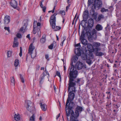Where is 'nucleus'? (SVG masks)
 Instances as JSON below:
<instances>
[{
  "instance_id": "nucleus-56",
  "label": "nucleus",
  "mask_w": 121,
  "mask_h": 121,
  "mask_svg": "<svg viewBox=\"0 0 121 121\" xmlns=\"http://www.w3.org/2000/svg\"><path fill=\"white\" fill-rule=\"evenodd\" d=\"M26 37L27 38H28L30 40V34H28V35L27 36H26Z\"/></svg>"
},
{
  "instance_id": "nucleus-46",
  "label": "nucleus",
  "mask_w": 121,
  "mask_h": 121,
  "mask_svg": "<svg viewBox=\"0 0 121 121\" xmlns=\"http://www.w3.org/2000/svg\"><path fill=\"white\" fill-rule=\"evenodd\" d=\"M61 29V28L60 27L56 26L55 27V29H54L55 31H57L58 30H60Z\"/></svg>"
},
{
  "instance_id": "nucleus-59",
  "label": "nucleus",
  "mask_w": 121,
  "mask_h": 121,
  "mask_svg": "<svg viewBox=\"0 0 121 121\" xmlns=\"http://www.w3.org/2000/svg\"><path fill=\"white\" fill-rule=\"evenodd\" d=\"M40 6L41 8H42V7H43V5L42 3H40Z\"/></svg>"
},
{
  "instance_id": "nucleus-50",
  "label": "nucleus",
  "mask_w": 121,
  "mask_h": 121,
  "mask_svg": "<svg viewBox=\"0 0 121 121\" xmlns=\"http://www.w3.org/2000/svg\"><path fill=\"white\" fill-rule=\"evenodd\" d=\"M75 46L76 47H81V45H80V43H78V44H76Z\"/></svg>"
},
{
  "instance_id": "nucleus-29",
  "label": "nucleus",
  "mask_w": 121,
  "mask_h": 121,
  "mask_svg": "<svg viewBox=\"0 0 121 121\" xmlns=\"http://www.w3.org/2000/svg\"><path fill=\"white\" fill-rule=\"evenodd\" d=\"M66 39V37L65 36H63L62 37V40L63 41L61 42V43L60 44V45L62 46H63V44L64 43V41Z\"/></svg>"
},
{
  "instance_id": "nucleus-13",
  "label": "nucleus",
  "mask_w": 121,
  "mask_h": 121,
  "mask_svg": "<svg viewBox=\"0 0 121 121\" xmlns=\"http://www.w3.org/2000/svg\"><path fill=\"white\" fill-rule=\"evenodd\" d=\"M11 6L14 8H16L17 6V1L14 0H12L10 2Z\"/></svg>"
},
{
  "instance_id": "nucleus-37",
  "label": "nucleus",
  "mask_w": 121,
  "mask_h": 121,
  "mask_svg": "<svg viewBox=\"0 0 121 121\" xmlns=\"http://www.w3.org/2000/svg\"><path fill=\"white\" fill-rule=\"evenodd\" d=\"M86 60V62L89 65H90L92 63V61L90 59H87Z\"/></svg>"
},
{
  "instance_id": "nucleus-25",
  "label": "nucleus",
  "mask_w": 121,
  "mask_h": 121,
  "mask_svg": "<svg viewBox=\"0 0 121 121\" xmlns=\"http://www.w3.org/2000/svg\"><path fill=\"white\" fill-rule=\"evenodd\" d=\"M10 81L11 85L13 86H14L15 80L13 77L11 78Z\"/></svg>"
},
{
  "instance_id": "nucleus-63",
  "label": "nucleus",
  "mask_w": 121,
  "mask_h": 121,
  "mask_svg": "<svg viewBox=\"0 0 121 121\" xmlns=\"http://www.w3.org/2000/svg\"><path fill=\"white\" fill-rule=\"evenodd\" d=\"M56 37L57 38V40H59V38L57 36H56Z\"/></svg>"
},
{
  "instance_id": "nucleus-44",
  "label": "nucleus",
  "mask_w": 121,
  "mask_h": 121,
  "mask_svg": "<svg viewBox=\"0 0 121 121\" xmlns=\"http://www.w3.org/2000/svg\"><path fill=\"white\" fill-rule=\"evenodd\" d=\"M4 29L5 30H7L9 32H10L9 28V27H5L4 28Z\"/></svg>"
},
{
  "instance_id": "nucleus-45",
  "label": "nucleus",
  "mask_w": 121,
  "mask_h": 121,
  "mask_svg": "<svg viewBox=\"0 0 121 121\" xmlns=\"http://www.w3.org/2000/svg\"><path fill=\"white\" fill-rule=\"evenodd\" d=\"M89 56L91 59H93L94 58L93 56L92 53H90Z\"/></svg>"
},
{
  "instance_id": "nucleus-18",
  "label": "nucleus",
  "mask_w": 121,
  "mask_h": 121,
  "mask_svg": "<svg viewBox=\"0 0 121 121\" xmlns=\"http://www.w3.org/2000/svg\"><path fill=\"white\" fill-rule=\"evenodd\" d=\"M93 47H94V49H96L97 48H99L100 45V43H99L95 42L93 43Z\"/></svg>"
},
{
  "instance_id": "nucleus-17",
  "label": "nucleus",
  "mask_w": 121,
  "mask_h": 121,
  "mask_svg": "<svg viewBox=\"0 0 121 121\" xmlns=\"http://www.w3.org/2000/svg\"><path fill=\"white\" fill-rule=\"evenodd\" d=\"M94 21L91 19H89L88 21V26L90 27H92L93 25Z\"/></svg>"
},
{
  "instance_id": "nucleus-60",
  "label": "nucleus",
  "mask_w": 121,
  "mask_h": 121,
  "mask_svg": "<svg viewBox=\"0 0 121 121\" xmlns=\"http://www.w3.org/2000/svg\"><path fill=\"white\" fill-rule=\"evenodd\" d=\"M44 67H42L41 68L40 70H44Z\"/></svg>"
},
{
  "instance_id": "nucleus-36",
  "label": "nucleus",
  "mask_w": 121,
  "mask_h": 121,
  "mask_svg": "<svg viewBox=\"0 0 121 121\" xmlns=\"http://www.w3.org/2000/svg\"><path fill=\"white\" fill-rule=\"evenodd\" d=\"M29 54H30L31 57L32 58H34L36 56V53H33V52Z\"/></svg>"
},
{
  "instance_id": "nucleus-21",
  "label": "nucleus",
  "mask_w": 121,
  "mask_h": 121,
  "mask_svg": "<svg viewBox=\"0 0 121 121\" xmlns=\"http://www.w3.org/2000/svg\"><path fill=\"white\" fill-rule=\"evenodd\" d=\"M75 52L76 55L78 56L81 55V49L80 48H78L75 50Z\"/></svg>"
},
{
  "instance_id": "nucleus-32",
  "label": "nucleus",
  "mask_w": 121,
  "mask_h": 121,
  "mask_svg": "<svg viewBox=\"0 0 121 121\" xmlns=\"http://www.w3.org/2000/svg\"><path fill=\"white\" fill-rule=\"evenodd\" d=\"M35 116L33 114L32 116H31L30 118V121H35Z\"/></svg>"
},
{
  "instance_id": "nucleus-42",
  "label": "nucleus",
  "mask_w": 121,
  "mask_h": 121,
  "mask_svg": "<svg viewBox=\"0 0 121 121\" xmlns=\"http://www.w3.org/2000/svg\"><path fill=\"white\" fill-rule=\"evenodd\" d=\"M17 37L18 38H21L22 35L20 33H17L16 35Z\"/></svg>"
},
{
  "instance_id": "nucleus-26",
  "label": "nucleus",
  "mask_w": 121,
  "mask_h": 121,
  "mask_svg": "<svg viewBox=\"0 0 121 121\" xmlns=\"http://www.w3.org/2000/svg\"><path fill=\"white\" fill-rule=\"evenodd\" d=\"M82 81H83L82 79L81 78H78L77 79L76 82L79 85H80L82 84Z\"/></svg>"
},
{
  "instance_id": "nucleus-27",
  "label": "nucleus",
  "mask_w": 121,
  "mask_h": 121,
  "mask_svg": "<svg viewBox=\"0 0 121 121\" xmlns=\"http://www.w3.org/2000/svg\"><path fill=\"white\" fill-rule=\"evenodd\" d=\"M26 28V26H24L20 28V31L23 33H24L25 31Z\"/></svg>"
},
{
  "instance_id": "nucleus-23",
  "label": "nucleus",
  "mask_w": 121,
  "mask_h": 121,
  "mask_svg": "<svg viewBox=\"0 0 121 121\" xmlns=\"http://www.w3.org/2000/svg\"><path fill=\"white\" fill-rule=\"evenodd\" d=\"M81 56L83 60H85L87 59V55L86 54L82 53L81 55Z\"/></svg>"
},
{
  "instance_id": "nucleus-48",
  "label": "nucleus",
  "mask_w": 121,
  "mask_h": 121,
  "mask_svg": "<svg viewBox=\"0 0 121 121\" xmlns=\"http://www.w3.org/2000/svg\"><path fill=\"white\" fill-rule=\"evenodd\" d=\"M20 78L22 82L23 83H24L25 81L24 80L23 77L21 75H20Z\"/></svg>"
},
{
  "instance_id": "nucleus-4",
  "label": "nucleus",
  "mask_w": 121,
  "mask_h": 121,
  "mask_svg": "<svg viewBox=\"0 0 121 121\" xmlns=\"http://www.w3.org/2000/svg\"><path fill=\"white\" fill-rule=\"evenodd\" d=\"M57 15L56 13H54L51 17L50 21L51 25L53 29H54L55 28L56 26V16Z\"/></svg>"
},
{
  "instance_id": "nucleus-24",
  "label": "nucleus",
  "mask_w": 121,
  "mask_h": 121,
  "mask_svg": "<svg viewBox=\"0 0 121 121\" xmlns=\"http://www.w3.org/2000/svg\"><path fill=\"white\" fill-rule=\"evenodd\" d=\"M88 12L87 10H86L83 13V17L86 18L88 16Z\"/></svg>"
},
{
  "instance_id": "nucleus-40",
  "label": "nucleus",
  "mask_w": 121,
  "mask_h": 121,
  "mask_svg": "<svg viewBox=\"0 0 121 121\" xmlns=\"http://www.w3.org/2000/svg\"><path fill=\"white\" fill-rule=\"evenodd\" d=\"M11 52L10 51H8L7 52V56L8 57H10L11 56Z\"/></svg>"
},
{
  "instance_id": "nucleus-14",
  "label": "nucleus",
  "mask_w": 121,
  "mask_h": 121,
  "mask_svg": "<svg viewBox=\"0 0 121 121\" xmlns=\"http://www.w3.org/2000/svg\"><path fill=\"white\" fill-rule=\"evenodd\" d=\"M35 48V47L32 44H31L29 47L28 52V53L30 54V53H32Z\"/></svg>"
},
{
  "instance_id": "nucleus-38",
  "label": "nucleus",
  "mask_w": 121,
  "mask_h": 121,
  "mask_svg": "<svg viewBox=\"0 0 121 121\" xmlns=\"http://www.w3.org/2000/svg\"><path fill=\"white\" fill-rule=\"evenodd\" d=\"M108 9H106L104 8H102L101 10V12L102 13H103L104 12H108Z\"/></svg>"
},
{
  "instance_id": "nucleus-64",
  "label": "nucleus",
  "mask_w": 121,
  "mask_h": 121,
  "mask_svg": "<svg viewBox=\"0 0 121 121\" xmlns=\"http://www.w3.org/2000/svg\"><path fill=\"white\" fill-rule=\"evenodd\" d=\"M39 120L40 121L42 120V117L41 116H40L39 118Z\"/></svg>"
},
{
  "instance_id": "nucleus-49",
  "label": "nucleus",
  "mask_w": 121,
  "mask_h": 121,
  "mask_svg": "<svg viewBox=\"0 0 121 121\" xmlns=\"http://www.w3.org/2000/svg\"><path fill=\"white\" fill-rule=\"evenodd\" d=\"M36 22H37V23H35V25H36V23H37V26H36L37 28L38 27V26L40 27V25H41V24L39 22L37 23V21H36ZM36 27V26L35 27Z\"/></svg>"
},
{
  "instance_id": "nucleus-58",
  "label": "nucleus",
  "mask_w": 121,
  "mask_h": 121,
  "mask_svg": "<svg viewBox=\"0 0 121 121\" xmlns=\"http://www.w3.org/2000/svg\"><path fill=\"white\" fill-rule=\"evenodd\" d=\"M116 107H115L116 108H119L120 107V106L119 105H117L116 104Z\"/></svg>"
},
{
  "instance_id": "nucleus-19",
  "label": "nucleus",
  "mask_w": 121,
  "mask_h": 121,
  "mask_svg": "<svg viewBox=\"0 0 121 121\" xmlns=\"http://www.w3.org/2000/svg\"><path fill=\"white\" fill-rule=\"evenodd\" d=\"M40 105L43 111H45L47 109V106L45 104H43L42 103H40Z\"/></svg>"
},
{
  "instance_id": "nucleus-54",
  "label": "nucleus",
  "mask_w": 121,
  "mask_h": 121,
  "mask_svg": "<svg viewBox=\"0 0 121 121\" xmlns=\"http://www.w3.org/2000/svg\"><path fill=\"white\" fill-rule=\"evenodd\" d=\"M71 1V0H67V2L68 3V4H70V3Z\"/></svg>"
},
{
  "instance_id": "nucleus-6",
  "label": "nucleus",
  "mask_w": 121,
  "mask_h": 121,
  "mask_svg": "<svg viewBox=\"0 0 121 121\" xmlns=\"http://www.w3.org/2000/svg\"><path fill=\"white\" fill-rule=\"evenodd\" d=\"M27 108L30 112H32L35 110V108L33 106H32L33 104L30 101H27Z\"/></svg>"
},
{
  "instance_id": "nucleus-12",
  "label": "nucleus",
  "mask_w": 121,
  "mask_h": 121,
  "mask_svg": "<svg viewBox=\"0 0 121 121\" xmlns=\"http://www.w3.org/2000/svg\"><path fill=\"white\" fill-rule=\"evenodd\" d=\"M87 48L90 52H92L94 51L95 49L93 48V47L92 45L88 43H87Z\"/></svg>"
},
{
  "instance_id": "nucleus-51",
  "label": "nucleus",
  "mask_w": 121,
  "mask_h": 121,
  "mask_svg": "<svg viewBox=\"0 0 121 121\" xmlns=\"http://www.w3.org/2000/svg\"><path fill=\"white\" fill-rule=\"evenodd\" d=\"M42 8L44 12H45L46 11V7L45 6H44Z\"/></svg>"
},
{
  "instance_id": "nucleus-10",
  "label": "nucleus",
  "mask_w": 121,
  "mask_h": 121,
  "mask_svg": "<svg viewBox=\"0 0 121 121\" xmlns=\"http://www.w3.org/2000/svg\"><path fill=\"white\" fill-rule=\"evenodd\" d=\"M10 17L8 15H6L4 19V23L5 24H9L10 22Z\"/></svg>"
},
{
  "instance_id": "nucleus-3",
  "label": "nucleus",
  "mask_w": 121,
  "mask_h": 121,
  "mask_svg": "<svg viewBox=\"0 0 121 121\" xmlns=\"http://www.w3.org/2000/svg\"><path fill=\"white\" fill-rule=\"evenodd\" d=\"M83 109L82 108L81 106H77L75 109V113L74 112V114L70 116V120H73L75 121H79L78 118L79 116V113L82 111Z\"/></svg>"
},
{
  "instance_id": "nucleus-53",
  "label": "nucleus",
  "mask_w": 121,
  "mask_h": 121,
  "mask_svg": "<svg viewBox=\"0 0 121 121\" xmlns=\"http://www.w3.org/2000/svg\"><path fill=\"white\" fill-rule=\"evenodd\" d=\"M70 4H69V5L68 6H67L66 7V11H67L68 10V9L69 8V7L70 6Z\"/></svg>"
},
{
  "instance_id": "nucleus-1",
  "label": "nucleus",
  "mask_w": 121,
  "mask_h": 121,
  "mask_svg": "<svg viewBox=\"0 0 121 121\" xmlns=\"http://www.w3.org/2000/svg\"><path fill=\"white\" fill-rule=\"evenodd\" d=\"M69 91L70 92L69 93L68 97L66 103L65 110L67 116H69L70 114V116H71L72 118V116L74 114V112L71 109L74 105V103L72 101L74 98L75 95L73 92H74V91H72V90Z\"/></svg>"
},
{
  "instance_id": "nucleus-57",
  "label": "nucleus",
  "mask_w": 121,
  "mask_h": 121,
  "mask_svg": "<svg viewBox=\"0 0 121 121\" xmlns=\"http://www.w3.org/2000/svg\"><path fill=\"white\" fill-rule=\"evenodd\" d=\"M55 8V6H54V7L53 9L52 10V13H53L54 12V10Z\"/></svg>"
},
{
  "instance_id": "nucleus-8",
  "label": "nucleus",
  "mask_w": 121,
  "mask_h": 121,
  "mask_svg": "<svg viewBox=\"0 0 121 121\" xmlns=\"http://www.w3.org/2000/svg\"><path fill=\"white\" fill-rule=\"evenodd\" d=\"M37 23V22L36 21H34V23H33V33L34 34H35L37 32L39 34H40L41 33V32L40 30V29L39 28V29H37V30H36L35 28H37V27L36 26V25H35V23Z\"/></svg>"
},
{
  "instance_id": "nucleus-30",
  "label": "nucleus",
  "mask_w": 121,
  "mask_h": 121,
  "mask_svg": "<svg viewBox=\"0 0 121 121\" xmlns=\"http://www.w3.org/2000/svg\"><path fill=\"white\" fill-rule=\"evenodd\" d=\"M104 17V16L102 14L99 15L97 18V20L98 21H99L101 19L103 18Z\"/></svg>"
},
{
  "instance_id": "nucleus-47",
  "label": "nucleus",
  "mask_w": 121,
  "mask_h": 121,
  "mask_svg": "<svg viewBox=\"0 0 121 121\" xmlns=\"http://www.w3.org/2000/svg\"><path fill=\"white\" fill-rule=\"evenodd\" d=\"M56 74L57 76H58L60 77V79L61 76L60 74V72H59V71H57Z\"/></svg>"
},
{
  "instance_id": "nucleus-28",
  "label": "nucleus",
  "mask_w": 121,
  "mask_h": 121,
  "mask_svg": "<svg viewBox=\"0 0 121 121\" xmlns=\"http://www.w3.org/2000/svg\"><path fill=\"white\" fill-rule=\"evenodd\" d=\"M97 31L95 29H93L91 31V33L92 35H90L91 37H92L93 35L95 34H96Z\"/></svg>"
},
{
  "instance_id": "nucleus-15",
  "label": "nucleus",
  "mask_w": 121,
  "mask_h": 121,
  "mask_svg": "<svg viewBox=\"0 0 121 121\" xmlns=\"http://www.w3.org/2000/svg\"><path fill=\"white\" fill-rule=\"evenodd\" d=\"M17 37H15L14 38V42L13 45V48H15L18 47V43L17 42Z\"/></svg>"
},
{
  "instance_id": "nucleus-52",
  "label": "nucleus",
  "mask_w": 121,
  "mask_h": 121,
  "mask_svg": "<svg viewBox=\"0 0 121 121\" xmlns=\"http://www.w3.org/2000/svg\"><path fill=\"white\" fill-rule=\"evenodd\" d=\"M45 58L48 60H49V56L48 55L46 54L45 55Z\"/></svg>"
},
{
  "instance_id": "nucleus-9",
  "label": "nucleus",
  "mask_w": 121,
  "mask_h": 121,
  "mask_svg": "<svg viewBox=\"0 0 121 121\" xmlns=\"http://www.w3.org/2000/svg\"><path fill=\"white\" fill-rule=\"evenodd\" d=\"M101 50L100 48H97L96 49H95L94 51L95 52V55L98 56H101L104 55V53L101 52H98V51Z\"/></svg>"
},
{
  "instance_id": "nucleus-33",
  "label": "nucleus",
  "mask_w": 121,
  "mask_h": 121,
  "mask_svg": "<svg viewBox=\"0 0 121 121\" xmlns=\"http://www.w3.org/2000/svg\"><path fill=\"white\" fill-rule=\"evenodd\" d=\"M56 43V42H53V43L50 45L48 46V48L50 49H53V46H54V44Z\"/></svg>"
},
{
  "instance_id": "nucleus-20",
  "label": "nucleus",
  "mask_w": 121,
  "mask_h": 121,
  "mask_svg": "<svg viewBox=\"0 0 121 121\" xmlns=\"http://www.w3.org/2000/svg\"><path fill=\"white\" fill-rule=\"evenodd\" d=\"M14 118L15 120L16 121H18L20 119V117L19 114L17 113L14 115Z\"/></svg>"
},
{
  "instance_id": "nucleus-22",
  "label": "nucleus",
  "mask_w": 121,
  "mask_h": 121,
  "mask_svg": "<svg viewBox=\"0 0 121 121\" xmlns=\"http://www.w3.org/2000/svg\"><path fill=\"white\" fill-rule=\"evenodd\" d=\"M95 29L98 31H99L102 30L103 27L101 25L98 24L96 26Z\"/></svg>"
},
{
  "instance_id": "nucleus-34",
  "label": "nucleus",
  "mask_w": 121,
  "mask_h": 121,
  "mask_svg": "<svg viewBox=\"0 0 121 121\" xmlns=\"http://www.w3.org/2000/svg\"><path fill=\"white\" fill-rule=\"evenodd\" d=\"M19 64V60L18 59H16L14 62V65L15 67H17Z\"/></svg>"
},
{
  "instance_id": "nucleus-43",
  "label": "nucleus",
  "mask_w": 121,
  "mask_h": 121,
  "mask_svg": "<svg viewBox=\"0 0 121 121\" xmlns=\"http://www.w3.org/2000/svg\"><path fill=\"white\" fill-rule=\"evenodd\" d=\"M60 13L63 15H65V11L64 10L60 11Z\"/></svg>"
},
{
  "instance_id": "nucleus-16",
  "label": "nucleus",
  "mask_w": 121,
  "mask_h": 121,
  "mask_svg": "<svg viewBox=\"0 0 121 121\" xmlns=\"http://www.w3.org/2000/svg\"><path fill=\"white\" fill-rule=\"evenodd\" d=\"M43 76H41L39 79V85L41 87V85L43 82V79H44V77L45 76V75L44 74V73H43Z\"/></svg>"
},
{
  "instance_id": "nucleus-41",
  "label": "nucleus",
  "mask_w": 121,
  "mask_h": 121,
  "mask_svg": "<svg viewBox=\"0 0 121 121\" xmlns=\"http://www.w3.org/2000/svg\"><path fill=\"white\" fill-rule=\"evenodd\" d=\"M22 55V47H20V52L19 54V56L21 57Z\"/></svg>"
},
{
  "instance_id": "nucleus-39",
  "label": "nucleus",
  "mask_w": 121,
  "mask_h": 121,
  "mask_svg": "<svg viewBox=\"0 0 121 121\" xmlns=\"http://www.w3.org/2000/svg\"><path fill=\"white\" fill-rule=\"evenodd\" d=\"M78 59V57L77 56H75L73 57V60L75 62H77Z\"/></svg>"
},
{
  "instance_id": "nucleus-31",
  "label": "nucleus",
  "mask_w": 121,
  "mask_h": 121,
  "mask_svg": "<svg viewBox=\"0 0 121 121\" xmlns=\"http://www.w3.org/2000/svg\"><path fill=\"white\" fill-rule=\"evenodd\" d=\"M93 0H88L87 2V6H89L93 3Z\"/></svg>"
},
{
  "instance_id": "nucleus-55",
  "label": "nucleus",
  "mask_w": 121,
  "mask_h": 121,
  "mask_svg": "<svg viewBox=\"0 0 121 121\" xmlns=\"http://www.w3.org/2000/svg\"><path fill=\"white\" fill-rule=\"evenodd\" d=\"M60 115V113L59 114L56 116V120L58 119V118L59 117Z\"/></svg>"
},
{
  "instance_id": "nucleus-61",
  "label": "nucleus",
  "mask_w": 121,
  "mask_h": 121,
  "mask_svg": "<svg viewBox=\"0 0 121 121\" xmlns=\"http://www.w3.org/2000/svg\"><path fill=\"white\" fill-rule=\"evenodd\" d=\"M45 71L46 72V73L47 74H48L49 75V73H48V72L47 71H46V70H45Z\"/></svg>"
},
{
  "instance_id": "nucleus-62",
  "label": "nucleus",
  "mask_w": 121,
  "mask_h": 121,
  "mask_svg": "<svg viewBox=\"0 0 121 121\" xmlns=\"http://www.w3.org/2000/svg\"><path fill=\"white\" fill-rule=\"evenodd\" d=\"M64 70L65 71V72L66 69V67L65 66H64Z\"/></svg>"
},
{
  "instance_id": "nucleus-35",
  "label": "nucleus",
  "mask_w": 121,
  "mask_h": 121,
  "mask_svg": "<svg viewBox=\"0 0 121 121\" xmlns=\"http://www.w3.org/2000/svg\"><path fill=\"white\" fill-rule=\"evenodd\" d=\"M45 41V37H43V36L42 37V38L40 39V42L42 43H44Z\"/></svg>"
},
{
  "instance_id": "nucleus-2",
  "label": "nucleus",
  "mask_w": 121,
  "mask_h": 121,
  "mask_svg": "<svg viewBox=\"0 0 121 121\" xmlns=\"http://www.w3.org/2000/svg\"><path fill=\"white\" fill-rule=\"evenodd\" d=\"M74 66L72 64L69 77L68 91H69L71 89L72 90V91H74L75 92L76 91L75 86L76 85V83L74 80L76 78L78 75V71L76 70H74Z\"/></svg>"
},
{
  "instance_id": "nucleus-11",
  "label": "nucleus",
  "mask_w": 121,
  "mask_h": 121,
  "mask_svg": "<svg viewBox=\"0 0 121 121\" xmlns=\"http://www.w3.org/2000/svg\"><path fill=\"white\" fill-rule=\"evenodd\" d=\"M83 66V64L79 61L77 62L75 65V67L78 70L82 69Z\"/></svg>"
},
{
  "instance_id": "nucleus-7",
  "label": "nucleus",
  "mask_w": 121,
  "mask_h": 121,
  "mask_svg": "<svg viewBox=\"0 0 121 121\" xmlns=\"http://www.w3.org/2000/svg\"><path fill=\"white\" fill-rule=\"evenodd\" d=\"M85 35L83 32L81 33V35L80 37V39L82 43L84 45L86 46L88 43V42L87 40L84 39Z\"/></svg>"
},
{
  "instance_id": "nucleus-5",
  "label": "nucleus",
  "mask_w": 121,
  "mask_h": 121,
  "mask_svg": "<svg viewBox=\"0 0 121 121\" xmlns=\"http://www.w3.org/2000/svg\"><path fill=\"white\" fill-rule=\"evenodd\" d=\"M102 1L97 0H94V1L93 6L95 9L98 8V9H99L102 7Z\"/></svg>"
}]
</instances>
